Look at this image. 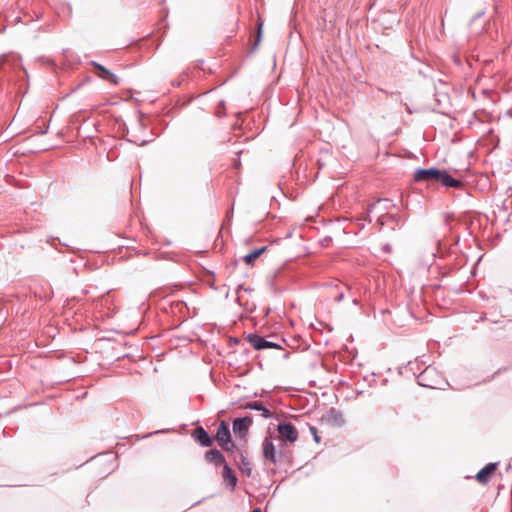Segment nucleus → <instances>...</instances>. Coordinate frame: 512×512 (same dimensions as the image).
Instances as JSON below:
<instances>
[{
    "instance_id": "nucleus-1",
    "label": "nucleus",
    "mask_w": 512,
    "mask_h": 512,
    "mask_svg": "<svg viewBox=\"0 0 512 512\" xmlns=\"http://www.w3.org/2000/svg\"><path fill=\"white\" fill-rule=\"evenodd\" d=\"M414 180L416 182L427 183L438 182L447 188H458L463 186V183L460 180L453 178L446 170H440L437 168L417 169L414 173Z\"/></svg>"
},
{
    "instance_id": "nucleus-2",
    "label": "nucleus",
    "mask_w": 512,
    "mask_h": 512,
    "mask_svg": "<svg viewBox=\"0 0 512 512\" xmlns=\"http://www.w3.org/2000/svg\"><path fill=\"white\" fill-rule=\"evenodd\" d=\"M216 440L219 446L227 452H234L236 449L231 439L229 425L224 421H222L217 428Z\"/></svg>"
},
{
    "instance_id": "nucleus-3",
    "label": "nucleus",
    "mask_w": 512,
    "mask_h": 512,
    "mask_svg": "<svg viewBox=\"0 0 512 512\" xmlns=\"http://www.w3.org/2000/svg\"><path fill=\"white\" fill-rule=\"evenodd\" d=\"M277 431L281 441L294 443L298 439V431L294 425L289 422L278 424Z\"/></svg>"
},
{
    "instance_id": "nucleus-4",
    "label": "nucleus",
    "mask_w": 512,
    "mask_h": 512,
    "mask_svg": "<svg viewBox=\"0 0 512 512\" xmlns=\"http://www.w3.org/2000/svg\"><path fill=\"white\" fill-rule=\"evenodd\" d=\"M321 421L331 427H341L345 424L343 413L336 409L330 408L322 417Z\"/></svg>"
},
{
    "instance_id": "nucleus-5",
    "label": "nucleus",
    "mask_w": 512,
    "mask_h": 512,
    "mask_svg": "<svg viewBox=\"0 0 512 512\" xmlns=\"http://www.w3.org/2000/svg\"><path fill=\"white\" fill-rule=\"evenodd\" d=\"M248 342L255 350L282 349L281 345L272 341H268L257 334H249Z\"/></svg>"
},
{
    "instance_id": "nucleus-6",
    "label": "nucleus",
    "mask_w": 512,
    "mask_h": 512,
    "mask_svg": "<svg viewBox=\"0 0 512 512\" xmlns=\"http://www.w3.org/2000/svg\"><path fill=\"white\" fill-rule=\"evenodd\" d=\"M436 376V370L433 367H427L421 372L417 378L418 384L423 387H428L431 389L437 388L438 380H434L433 377Z\"/></svg>"
},
{
    "instance_id": "nucleus-7",
    "label": "nucleus",
    "mask_w": 512,
    "mask_h": 512,
    "mask_svg": "<svg viewBox=\"0 0 512 512\" xmlns=\"http://www.w3.org/2000/svg\"><path fill=\"white\" fill-rule=\"evenodd\" d=\"M252 423V418L248 416L236 418L232 423L233 431L240 435H246Z\"/></svg>"
},
{
    "instance_id": "nucleus-8",
    "label": "nucleus",
    "mask_w": 512,
    "mask_h": 512,
    "mask_svg": "<svg viewBox=\"0 0 512 512\" xmlns=\"http://www.w3.org/2000/svg\"><path fill=\"white\" fill-rule=\"evenodd\" d=\"M263 456L266 460L276 464V449L271 438L266 437L262 443Z\"/></svg>"
},
{
    "instance_id": "nucleus-9",
    "label": "nucleus",
    "mask_w": 512,
    "mask_h": 512,
    "mask_svg": "<svg viewBox=\"0 0 512 512\" xmlns=\"http://www.w3.org/2000/svg\"><path fill=\"white\" fill-rule=\"evenodd\" d=\"M235 461L237 462L239 470L243 474H245L247 476L251 475V471H252L251 464H250L249 460L247 459V457L244 455L243 451L237 450V456H235Z\"/></svg>"
},
{
    "instance_id": "nucleus-10",
    "label": "nucleus",
    "mask_w": 512,
    "mask_h": 512,
    "mask_svg": "<svg viewBox=\"0 0 512 512\" xmlns=\"http://www.w3.org/2000/svg\"><path fill=\"white\" fill-rule=\"evenodd\" d=\"M222 476L225 485L234 490L237 485V477L228 464H224Z\"/></svg>"
},
{
    "instance_id": "nucleus-11",
    "label": "nucleus",
    "mask_w": 512,
    "mask_h": 512,
    "mask_svg": "<svg viewBox=\"0 0 512 512\" xmlns=\"http://www.w3.org/2000/svg\"><path fill=\"white\" fill-rule=\"evenodd\" d=\"M193 436L204 447L212 445V438L203 427H197L193 432Z\"/></svg>"
},
{
    "instance_id": "nucleus-12",
    "label": "nucleus",
    "mask_w": 512,
    "mask_h": 512,
    "mask_svg": "<svg viewBox=\"0 0 512 512\" xmlns=\"http://www.w3.org/2000/svg\"><path fill=\"white\" fill-rule=\"evenodd\" d=\"M205 459L214 464L215 466H220L226 464L225 457L223 454L217 449H211L205 453Z\"/></svg>"
},
{
    "instance_id": "nucleus-13",
    "label": "nucleus",
    "mask_w": 512,
    "mask_h": 512,
    "mask_svg": "<svg viewBox=\"0 0 512 512\" xmlns=\"http://www.w3.org/2000/svg\"><path fill=\"white\" fill-rule=\"evenodd\" d=\"M497 467V463H489L485 467H483L476 475V480L479 483H487L490 479V475L495 471Z\"/></svg>"
},
{
    "instance_id": "nucleus-14",
    "label": "nucleus",
    "mask_w": 512,
    "mask_h": 512,
    "mask_svg": "<svg viewBox=\"0 0 512 512\" xmlns=\"http://www.w3.org/2000/svg\"><path fill=\"white\" fill-rule=\"evenodd\" d=\"M244 409H249V410H255V411H260L262 413V416L265 418V419H269L272 417V412L267 409L263 404L262 402L260 401H250V402H247L244 406H243Z\"/></svg>"
},
{
    "instance_id": "nucleus-15",
    "label": "nucleus",
    "mask_w": 512,
    "mask_h": 512,
    "mask_svg": "<svg viewBox=\"0 0 512 512\" xmlns=\"http://www.w3.org/2000/svg\"><path fill=\"white\" fill-rule=\"evenodd\" d=\"M93 65L96 69H98L99 71H101L103 74L101 75V77L111 83H113L114 85H118L119 84V79L118 77L113 74L112 72H110L108 69H106L103 65L101 64H98L96 62H93Z\"/></svg>"
},
{
    "instance_id": "nucleus-16",
    "label": "nucleus",
    "mask_w": 512,
    "mask_h": 512,
    "mask_svg": "<svg viewBox=\"0 0 512 512\" xmlns=\"http://www.w3.org/2000/svg\"><path fill=\"white\" fill-rule=\"evenodd\" d=\"M265 250H266V247H261V248L255 249L254 251L248 253L244 257L245 263L248 265H251Z\"/></svg>"
},
{
    "instance_id": "nucleus-17",
    "label": "nucleus",
    "mask_w": 512,
    "mask_h": 512,
    "mask_svg": "<svg viewBox=\"0 0 512 512\" xmlns=\"http://www.w3.org/2000/svg\"><path fill=\"white\" fill-rule=\"evenodd\" d=\"M310 432L313 435L315 442L319 443L320 437L318 436L317 428L314 426H310Z\"/></svg>"
},
{
    "instance_id": "nucleus-18",
    "label": "nucleus",
    "mask_w": 512,
    "mask_h": 512,
    "mask_svg": "<svg viewBox=\"0 0 512 512\" xmlns=\"http://www.w3.org/2000/svg\"><path fill=\"white\" fill-rule=\"evenodd\" d=\"M241 290H244L245 292H250L252 289L244 287V285L240 284L237 286L236 292L239 293Z\"/></svg>"
},
{
    "instance_id": "nucleus-19",
    "label": "nucleus",
    "mask_w": 512,
    "mask_h": 512,
    "mask_svg": "<svg viewBox=\"0 0 512 512\" xmlns=\"http://www.w3.org/2000/svg\"><path fill=\"white\" fill-rule=\"evenodd\" d=\"M343 299H344V293H343V292H340V293L336 296V298H335V300H336L337 302H340V301H342Z\"/></svg>"
},
{
    "instance_id": "nucleus-20",
    "label": "nucleus",
    "mask_w": 512,
    "mask_h": 512,
    "mask_svg": "<svg viewBox=\"0 0 512 512\" xmlns=\"http://www.w3.org/2000/svg\"><path fill=\"white\" fill-rule=\"evenodd\" d=\"M380 203H381V200H378L376 203H374V204L371 206V209L376 208V206H377L378 204H380Z\"/></svg>"
},
{
    "instance_id": "nucleus-21",
    "label": "nucleus",
    "mask_w": 512,
    "mask_h": 512,
    "mask_svg": "<svg viewBox=\"0 0 512 512\" xmlns=\"http://www.w3.org/2000/svg\"><path fill=\"white\" fill-rule=\"evenodd\" d=\"M252 512H261L260 508H255Z\"/></svg>"
},
{
    "instance_id": "nucleus-22",
    "label": "nucleus",
    "mask_w": 512,
    "mask_h": 512,
    "mask_svg": "<svg viewBox=\"0 0 512 512\" xmlns=\"http://www.w3.org/2000/svg\"><path fill=\"white\" fill-rule=\"evenodd\" d=\"M260 32H261V24L258 27V33L260 34Z\"/></svg>"
}]
</instances>
